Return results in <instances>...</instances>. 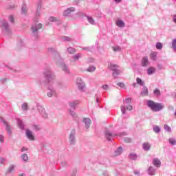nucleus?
Instances as JSON below:
<instances>
[{
	"label": "nucleus",
	"instance_id": "f257e3e1",
	"mask_svg": "<svg viewBox=\"0 0 176 176\" xmlns=\"http://www.w3.org/2000/svg\"><path fill=\"white\" fill-rule=\"evenodd\" d=\"M43 75L45 79H46L47 82H48L47 90L49 91L47 94V97H58L57 91L56 90V84L54 82L52 83V80H54L56 79V74L52 71L50 67H46L43 72Z\"/></svg>",
	"mask_w": 176,
	"mask_h": 176
},
{
	"label": "nucleus",
	"instance_id": "f03ea898",
	"mask_svg": "<svg viewBox=\"0 0 176 176\" xmlns=\"http://www.w3.org/2000/svg\"><path fill=\"white\" fill-rule=\"evenodd\" d=\"M147 105L151 108V111H153L154 112H159V111L163 109V104L155 102L153 100H148Z\"/></svg>",
	"mask_w": 176,
	"mask_h": 176
},
{
	"label": "nucleus",
	"instance_id": "7ed1b4c3",
	"mask_svg": "<svg viewBox=\"0 0 176 176\" xmlns=\"http://www.w3.org/2000/svg\"><path fill=\"white\" fill-rule=\"evenodd\" d=\"M36 108H37L38 112L40 113L41 116L43 119H47L49 118V115L47 114V113H46V110L45 109V107H43L42 104H41L40 103H37Z\"/></svg>",
	"mask_w": 176,
	"mask_h": 176
},
{
	"label": "nucleus",
	"instance_id": "20e7f679",
	"mask_svg": "<svg viewBox=\"0 0 176 176\" xmlns=\"http://www.w3.org/2000/svg\"><path fill=\"white\" fill-rule=\"evenodd\" d=\"M41 28H42L41 23L34 24L32 25L31 31H32V34L33 36H34V38L38 37V35L39 34V30H41Z\"/></svg>",
	"mask_w": 176,
	"mask_h": 176
},
{
	"label": "nucleus",
	"instance_id": "39448f33",
	"mask_svg": "<svg viewBox=\"0 0 176 176\" xmlns=\"http://www.w3.org/2000/svg\"><path fill=\"white\" fill-rule=\"evenodd\" d=\"M76 85L80 91L85 92L86 91V84L80 78H78L76 81Z\"/></svg>",
	"mask_w": 176,
	"mask_h": 176
},
{
	"label": "nucleus",
	"instance_id": "423d86ee",
	"mask_svg": "<svg viewBox=\"0 0 176 176\" xmlns=\"http://www.w3.org/2000/svg\"><path fill=\"white\" fill-rule=\"evenodd\" d=\"M63 61H64V59H63L62 61L61 60H58V61H56V64L58 65H60V63H60V67H61L62 70L67 75H69V74H71V71L69 70V67L68 66V65L65 64V63H63Z\"/></svg>",
	"mask_w": 176,
	"mask_h": 176
},
{
	"label": "nucleus",
	"instance_id": "0eeeda50",
	"mask_svg": "<svg viewBox=\"0 0 176 176\" xmlns=\"http://www.w3.org/2000/svg\"><path fill=\"white\" fill-rule=\"evenodd\" d=\"M47 51L49 52V53H55V58L56 62L63 61V58H61V56H60V53H58V52L57 51L56 47H50L47 49Z\"/></svg>",
	"mask_w": 176,
	"mask_h": 176
},
{
	"label": "nucleus",
	"instance_id": "6e6552de",
	"mask_svg": "<svg viewBox=\"0 0 176 176\" xmlns=\"http://www.w3.org/2000/svg\"><path fill=\"white\" fill-rule=\"evenodd\" d=\"M76 134V131L75 129H72L69 135V141L70 145H75L76 142V139H75V135Z\"/></svg>",
	"mask_w": 176,
	"mask_h": 176
},
{
	"label": "nucleus",
	"instance_id": "1a4fd4ad",
	"mask_svg": "<svg viewBox=\"0 0 176 176\" xmlns=\"http://www.w3.org/2000/svg\"><path fill=\"white\" fill-rule=\"evenodd\" d=\"M0 24L3 27V28L5 30L6 34H10L11 30H10V27L9 26V23L8 21L5 20H1L0 21Z\"/></svg>",
	"mask_w": 176,
	"mask_h": 176
},
{
	"label": "nucleus",
	"instance_id": "9d476101",
	"mask_svg": "<svg viewBox=\"0 0 176 176\" xmlns=\"http://www.w3.org/2000/svg\"><path fill=\"white\" fill-rule=\"evenodd\" d=\"M76 9L74 7L67 8L63 12V15L65 16V17H69L71 15V13L75 12Z\"/></svg>",
	"mask_w": 176,
	"mask_h": 176
},
{
	"label": "nucleus",
	"instance_id": "9b49d317",
	"mask_svg": "<svg viewBox=\"0 0 176 176\" xmlns=\"http://www.w3.org/2000/svg\"><path fill=\"white\" fill-rule=\"evenodd\" d=\"M3 123L6 126V130L9 135V137H12V126L8 123V122L3 120Z\"/></svg>",
	"mask_w": 176,
	"mask_h": 176
},
{
	"label": "nucleus",
	"instance_id": "f8f14e48",
	"mask_svg": "<svg viewBox=\"0 0 176 176\" xmlns=\"http://www.w3.org/2000/svg\"><path fill=\"white\" fill-rule=\"evenodd\" d=\"M80 104V101L76 100H73L69 102V105L72 109H76V105H79Z\"/></svg>",
	"mask_w": 176,
	"mask_h": 176
},
{
	"label": "nucleus",
	"instance_id": "ddd939ff",
	"mask_svg": "<svg viewBox=\"0 0 176 176\" xmlns=\"http://www.w3.org/2000/svg\"><path fill=\"white\" fill-rule=\"evenodd\" d=\"M26 137L30 140V141H33L34 140V135L32 134V131H30V129H27L25 131Z\"/></svg>",
	"mask_w": 176,
	"mask_h": 176
},
{
	"label": "nucleus",
	"instance_id": "4468645a",
	"mask_svg": "<svg viewBox=\"0 0 176 176\" xmlns=\"http://www.w3.org/2000/svg\"><path fill=\"white\" fill-rule=\"evenodd\" d=\"M16 169V165L15 164H10L8 166L7 170H6V174H12L13 171Z\"/></svg>",
	"mask_w": 176,
	"mask_h": 176
},
{
	"label": "nucleus",
	"instance_id": "2eb2a0df",
	"mask_svg": "<svg viewBox=\"0 0 176 176\" xmlns=\"http://www.w3.org/2000/svg\"><path fill=\"white\" fill-rule=\"evenodd\" d=\"M49 21H51L52 23H56V24H61V21L58 19L56 17L54 16H50L48 19Z\"/></svg>",
	"mask_w": 176,
	"mask_h": 176
},
{
	"label": "nucleus",
	"instance_id": "dca6fc26",
	"mask_svg": "<svg viewBox=\"0 0 176 176\" xmlns=\"http://www.w3.org/2000/svg\"><path fill=\"white\" fill-rule=\"evenodd\" d=\"M149 65V60H148L147 56H144L142 59V67H147V65Z\"/></svg>",
	"mask_w": 176,
	"mask_h": 176
},
{
	"label": "nucleus",
	"instance_id": "f3484780",
	"mask_svg": "<svg viewBox=\"0 0 176 176\" xmlns=\"http://www.w3.org/2000/svg\"><path fill=\"white\" fill-rule=\"evenodd\" d=\"M82 54L79 53V54H74L72 56V58L73 59V61L76 62L78 61V60H80V58H82Z\"/></svg>",
	"mask_w": 176,
	"mask_h": 176
},
{
	"label": "nucleus",
	"instance_id": "a211bd4d",
	"mask_svg": "<svg viewBox=\"0 0 176 176\" xmlns=\"http://www.w3.org/2000/svg\"><path fill=\"white\" fill-rule=\"evenodd\" d=\"M60 41L62 42H72V38L69 36H62L60 37Z\"/></svg>",
	"mask_w": 176,
	"mask_h": 176
},
{
	"label": "nucleus",
	"instance_id": "6ab92c4d",
	"mask_svg": "<svg viewBox=\"0 0 176 176\" xmlns=\"http://www.w3.org/2000/svg\"><path fill=\"white\" fill-rule=\"evenodd\" d=\"M153 164L155 167H160V166L162 165V162L157 158L153 160Z\"/></svg>",
	"mask_w": 176,
	"mask_h": 176
},
{
	"label": "nucleus",
	"instance_id": "aec40b11",
	"mask_svg": "<svg viewBox=\"0 0 176 176\" xmlns=\"http://www.w3.org/2000/svg\"><path fill=\"white\" fill-rule=\"evenodd\" d=\"M16 122H17V124H18L19 126L20 127V129L21 130H24V124L23 123V120L17 118Z\"/></svg>",
	"mask_w": 176,
	"mask_h": 176
},
{
	"label": "nucleus",
	"instance_id": "412c9836",
	"mask_svg": "<svg viewBox=\"0 0 176 176\" xmlns=\"http://www.w3.org/2000/svg\"><path fill=\"white\" fill-rule=\"evenodd\" d=\"M67 52L69 53V54H74V53H76V49L69 47L67 48Z\"/></svg>",
	"mask_w": 176,
	"mask_h": 176
},
{
	"label": "nucleus",
	"instance_id": "4be33fe9",
	"mask_svg": "<svg viewBox=\"0 0 176 176\" xmlns=\"http://www.w3.org/2000/svg\"><path fill=\"white\" fill-rule=\"evenodd\" d=\"M109 68L111 69V71H116V69H118V68H119V66L113 63H110V65H109Z\"/></svg>",
	"mask_w": 176,
	"mask_h": 176
},
{
	"label": "nucleus",
	"instance_id": "5701e85b",
	"mask_svg": "<svg viewBox=\"0 0 176 176\" xmlns=\"http://www.w3.org/2000/svg\"><path fill=\"white\" fill-rule=\"evenodd\" d=\"M122 147H119L117 150L114 152L113 156H119L122 154Z\"/></svg>",
	"mask_w": 176,
	"mask_h": 176
},
{
	"label": "nucleus",
	"instance_id": "b1692460",
	"mask_svg": "<svg viewBox=\"0 0 176 176\" xmlns=\"http://www.w3.org/2000/svg\"><path fill=\"white\" fill-rule=\"evenodd\" d=\"M21 109L23 112H27L28 111V104L27 103L22 104Z\"/></svg>",
	"mask_w": 176,
	"mask_h": 176
},
{
	"label": "nucleus",
	"instance_id": "393cba45",
	"mask_svg": "<svg viewBox=\"0 0 176 176\" xmlns=\"http://www.w3.org/2000/svg\"><path fill=\"white\" fill-rule=\"evenodd\" d=\"M116 24L118 27H120V28H123L124 27L125 24H124V22H123V21H117L116 22Z\"/></svg>",
	"mask_w": 176,
	"mask_h": 176
},
{
	"label": "nucleus",
	"instance_id": "a878e982",
	"mask_svg": "<svg viewBox=\"0 0 176 176\" xmlns=\"http://www.w3.org/2000/svg\"><path fill=\"white\" fill-rule=\"evenodd\" d=\"M155 71H156V69L155 67H149L147 69V74L148 75H152V74H153Z\"/></svg>",
	"mask_w": 176,
	"mask_h": 176
},
{
	"label": "nucleus",
	"instance_id": "bb28decb",
	"mask_svg": "<svg viewBox=\"0 0 176 176\" xmlns=\"http://www.w3.org/2000/svg\"><path fill=\"white\" fill-rule=\"evenodd\" d=\"M106 138H107V140L109 141H111V138H112V137H113V135L112 134V133L109 132V131H106Z\"/></svg>",
	"mask_w": 176,
	"mask_h": 176
},
{
	"label": "nucleus",
	"instance_id": "cd10ccee",
	"mask_svg": "<svg viewBox=\"0 0 176 176\" xmlns=\"http://www.w3.org/2000/svg\"><path fill=\"white\" fill-rule=\"evenodd\" d=\"M21 14H23V16H25L27 14V6L23 5L21 8Z\"/></svg>",
	"mask_w": 176,
	"mask_h": 176
},
{
	"label": "nucleus",
	"instance_id": "c85d7f7f",
	"mask_svg": "<svg viewBox=\"0 0 176 176\" xmlns=\"http://www.w3.org/2000/svg\"><path fill=\"white\" fill-rule=\"evenodd\" d=\"M157 56V53H156V52H151V54H150V58L151 60H153V61H155Z\"/></svg>",
	"mask_w": 176,
	"mask_h": 176
},
{
	"label": "nucleus",
	"instance_id": "c756f323",
	"mask_svg": "<svg viewBox=\"0 0 176 176\" xmlns=\"http://www.w3.org/2000/svg\"><path fill=\"white\" fill-rule=\"evenodd\" d=\"M142 96H148V88L146 87H144L143 88L142 91L141 92Z\"/></svg>",
	"mask_w": 176,
	"mask_h": 176
},
{
	"label": "nucleus",
	"instance_id": "7c9ffc66",
	"mask_svg": "<svg viewBox=\"0 0 176 176\" xmlns=\"http://www.w3.org/2000/svg\"><path fill=\"white\" fill-rule=\"evenodd\" d=\"M69 113L71 116H72L73 119L76 120L78 118V115H76V113L72 110H69Z\"/></svg>",
	"mask_w": 176,
	"mask_h": 176
},
{
	"label": "nucleus",
	"instance_id": "2f4dec72",
	"mask_svg": "<svg viewBox=\"0 0 176 176\" xmlns=\"http://www.w3.org/2000/svg\"><path fill=\"white\" fill-rule=\"evenodd\" d=\"M41 10L42 9L36 8L35 17H36V18L40 17L41 13Z\"/></svg>",
	"mask_w": 176,
	"mask_h": 176
},
{
	"label": "nucleus",
	"instance_id": "473e14b6",
	"mask_svg": "<svg viewBox=\"0 0 176 176\" xmlns=\"http://www.w3.org/2000/svg\"><path fill=\"white\" fill-rule=\"evenodd\" d=\"M21 159H22L23 162H28V155L27 154L24 153L21 155Z\"/></svg>",
	"mask_w": 176,
	"mask_h": 176
},
{
	"label": "nucleus",
	"instance_id": "72a5a7b5",
	"mask_svg": "<svg viewBox=\"0 0 176 176\" xmlns=\"http://www.w3.org/2000/svg\"><path fill=\"white\" fill-rule=\"evenodd\" d=\"M58 87H59V89H67V85H65L63 82H58Z\"/></svg>",
	"mask_w": 176,
	"mask_h": 176
},
{
	"label": "nucleus",
	"instance_id": "f704fd0d",
	"mask_svg": "<svg viewBox=\"0 0 176 176\" xmlns=\"http://www.w3.org/2000/svg\"><path fill=\"white\" fill-rule=\"evenodd\" d=\"M143 148L145 151H149V149L151 148V145H149L148 143H144L143 144Z\"/></svg>",
	"mask_w": 176,
	"mask_h": 176
},
{
	"label": "nucleus",
	"instance_id": "c9c22d12",
	"mask_svg": "<svg viewBox=\"0 0 176 176\" xmlns=\"http://www.w3.org/2000/svg\"><path fill=\"white\" fill-rule=\"evenodd\" d=\"M83 123H85V129H89V118H83Z\"/></svg>",
	"mask_w": 176,
	"mask_h": 176
},
{
	"label": "nucleus",
	"instance_id": "e433bc0d",
	"mask_svg": "<svg viewBox=\"0 0 176 176\" xmlns=\"http://www.w3.org/2000/svg\"><path fill=\"white\" fill-rule=\"evenodd\" d=\"M120 70L117 69L113 71V76H114L115 78H117L118 75H120Z\"/></svg>",
	"mask_w": 176,
	"mask_h": 176
},
{
	"label": "nucleus",
	"instance_id": "4c0bfd02",
	"mask_svg": "<svg viewBox=\"0 0 176 176\" xmlns=\"http://www.w3.org/2000/svg\"><path fill=\"white\" fill-rule=\"evenodd\" d=\"M36 9H42V0L37 1Z\"/></svg>",
	"mask_w": 176,
	"mask_h": 176
},
{
	"label": "nucleus",
	"instance_id": "58836bf2",
	"mask_svg": "<svg viewBox=\"0 0 176 176\" xmlns=\"http://www.w3.org/2000/svg\"><path fill=\"white\" fill-rule=\"evenodd\" d=\"M136 82H137L138 85H140V86H144V81H142V80H141V78H137Z\"/></svg>",
	"mask_w": 176,
	"mask_h": 176
},
{
	"label": "nucleus",
	"instance_id": "ea45409f",
	"mask_svg": "<svg viewBox=\"0 0 176 176\" xmlns=\"http://www.w3.org/2000/svg\"><path fill=\"white\" fill-rule=\"evenodd\" d=\"M148 174L150 175H155V170H153V167L151 166L148 168Z\"/></svg>",
	"mask_w": 176,
	"mask_h": 176
},
{
	"label": "nucleus",
	"instance_id": "a19ab883",
	"mask_svg": "<svg viewBox=\"0 0 176 176\" xmlns=\"http://www.w3.org/2000/svg\"><path fill=\"white\" fill-rule=\"evenodd\" d=\"M153 93L155 94V96H156L157 97H159L160 96V90L159 89H155L154 91H153Z\"/></svg>",
	"mask_w": 176,
	"mask_h": 176
},
{
	"label": "nucleus",
	"instance_id": "79ce46f5",
	"mask_svg": "<svg viewBox=\"0 0 176 176\" xmlns=\"http://www.w3.org/2000/svg\"><path fill=\"white\" fill-rule=\"evenodd\" d=\"M172 47L175 52H176V39H174L172 42Z\"/></svg>",
	"mask_w": 176,
	"mask_h": 176
},
{
	"label": "nucleus",
	"instance_id": "37998d69",
	"mask_svg": "<svg viewBox=\"0 0 176 176\" xmlns=\"http://www.w3.org/2000/svg\"><path fill=\"white\" fill-rule=\"evenodd\" d=\"M129 157L131 159H132V160H135V159H137V155L134 154V153H131L129 155Z\"/></svg>",
	"mask_w": 176,
	"mask_h": 176
},
{
	"label": "nucleus",
	"instance_id": "c03bdc74",
	"mask_svg": "<svg viewBox=\"0 0 176 176\" xmlns=\"http://www.w3.org/2000/svg\"><path fill=\"white\" fill-rule=\"evenodd\" d=\"M8 80H9V78H3L1 79H0V83H6V82H8Z\"/></svg>",
	"mask_w": 176,
	"mask_h": 176
},
{
	"label": "nucleus",
	"instance_id": "a18cd8bd",
	"mask_svg": "<svg viewBox=\"0 0 176 176\" xmlns=\"http://www.w3.org/2000/svg\"><path fill=\"white\" fill-rule=\"evenodd\" d=\"M163 48V44L162 43H157L156 44V49L160 50Z\"/></svg>",
	"mask_w": 176,
	"mask_h": 176
},
{
	"label": "nucleus",
	"instance_id": "49530a36",
	"mask_svg": "<svg viewBox=\"0 0 176 176\" xmlns=\"http://www.w3.org/2000/svg\"><path fill=\"white\" fill-rule=\"evenodd\" d=\"M169 142H170V145H175L176 140H175V139L171 138V139H169Z\"/></svg>",
	"mask_w": 176,
	"mask_h": 176
},
{
	"label": "nucleus",
	"instance_id": "de8ad7c7",
	"mask_svg": "<svg viewBox=\"0 0 176 176\" xmlns=\"http://www.w3.org/2000/svg\"><path fill=\"white\" fill-rule=\"evenodd\" d=\"M89 23H90V24H91L92 25H94V24H96V21L91 17L89 18Z\"/></svg>",
	"mask_w": 176,
	"mask_h": 176
},
{
	"label": "nucleus",
	"instance_id": "09e8293b",
	"mask_svg": "<svg viewBox=\"0 0 176 176\" xmlns=\"http://www.w3.org/2000/svg\"><path fill=\"white\" fill-rule=\"evenodd\" d=\"M153 130L155 133H159V131H160V128L159 127V126H154Z\"/></svg>",
	"mask_w": 176,
	"mask_h": 176
},
{
	"label": "nucleus",
	"instance_id": "8fccbe9b",
	"mask_svg": "<svg viewBox=\"0 0 176 176\" xmlns=\"http://www.w3.org/2000/svg\"><path fill=\"white\" fill-rule=\"evenodd\" d=\"M96 71L95 66H90L89 69V72H94Z\"/></svg>",
	"mask_w": 176,
	"mask_h": 176
},
{
	"label": "nucleus",
	"instance_id": "3c124183",
	"mask_svg": "<svg viewBox=\"0 0 176 176\" xmlns=\"http://www.w3.org/2000/svg\"><path fill=\"white\" fill-rule=\"evenodd\" d=\"M164 127L166 131H171V128L168 125L165 124Z\"/></svg>",
	"mask_w": 176,
	"mask_h": 176
},
{
	"label": "nucleus",
	"instance_id": "603ef678",
	"mask_svg": "<svg viewBox=\"0 0 176 176\" xmlns=\"http://www.w3.org/2000/svg\"><path fill=\"white\" fill-rule=\"evenodd\" d=\"M9 21H10V23H14V17H13V15H10L9 17Z\"/></svg>",
	"mask_w": 176,
	"mask_h": 176
},
{
	"label": "nucleus",
	"instance_id": "864d4df0",
	"mask_svg": "<svg viewBox=\"0 0 176 176\" xmlns=\"http://www.w3.org/2000/svg\"><path fill=\"white\" fill-rule=\"evenodd\" d=\"M5 162H6V159L0 157V164H5Z\"/></svg>",
	"mask_w": 176,
	"mask_h": 176
},
{
	"label": "nucleus",
	"instance_id": "5fc2aeb1",
	"mask_svg": "<svg viewBox=\"0 0 176 176\" xmlns=\"http://www.w3.org/2000/svg\"><path fill=\"white\" fill-rule=\"evenodd\" d=\"M117 86H119L122 89H124V83H123V82H118V83H117Z\"/></svg>",
	"mask_w": 176,
	"mask_h": 176
},
{
	"label": "nucleus",
	"instance_id": "6e6d98bb",
	"mask_svg": "<svg viewBox=\"0 0 176 176\" xmlns=\"http://www.w3.org/2000/svg\"><path fill=\"white\" fill-rule=\"evenodd\" d=\"M121 111H122V115H124V113H126V107L124 106H122Z\"/></svg>",
	"mask_w": 176,
	"mask_h": 176
},
{
	"label": "nucleus",
	"instance_id": "4d7b16f0",
	"mask_svg": "<svg viewBox=\"0 0 176 176\" xmlns=\"http://www.w3.org/2000/svg\"><path fill=\"white\" fill-rule=\"evenodd\" d=\"M112 49H113V52H119V51H120V47H113Z\"/></svg>",
	"mask_w": 176,
	"mask_h": 176
},
{
	"label": "nucleus",
	"instance_id": "13d9d810",
	"mask_svg": "<svg viewBox=\"0 0 176 176\" xmlns=\"http://www.w3.org/2000/svg\"><path fill=\"white\" fill-rule=\"evenodd\" d=\"M4 137L3 135H0V143L2 144L4 140Z\"/></svg>",
	"mask_w": 176,
	"mask_h": 176
},
{
	"label": "nucleus",
	"instance_id": "bf43d9fd",
	"mask_svg": "<svg viewBox=\"0 0 176 176\" xmlns=\"http://www.w3.org/2000/svg\"><path fill=\"white\" fill-rule=\"evenodd\" d=\"M127 111H132L133 110V106L129 105L126 107Z\"/></svg>",
	"mask_w": 176,
	"mask_h": 176
},
{
	"label": "nucleus",
	"instance_id": "052dcab7",
	"mask_svg": "<svg viewBox=\"0 0 176 176\" xmlns=\"http://www.w3.org/2000/svg\"><path fill=\"white\" fill-rule=\"evenodd\" d=\"M25 151H28V149H27L25 147H23L21 148V152H25Z\"/></svg>",
	"mask_w": 176,
	"mask_h": 176
},
{
	"label": "nucleus",
	"instance_id": "680f3d73",
	"mask_svg": "<svg viewBox=\"0 0 176 176\" xmlns=\"http://www.w3.org/2000/svg\"><path fill=\"white\" fill-rule=\"evenodd\" d=\"M34 129L36 131L39 130V126H36V125H34Z\"/></svg>",
	"mask_w": 176,
	"mask_h": 176
},
{
	"label": "nucleus",
	"instance_id": "e2e57ef3",
	"mask_svg": "<svg viewBox=\"0 0 176 176\" xmlns=\"http://www.w3.org/2000/svg\"><path fill=\"white\" fill-rule=\"evenodd\" d=\"M102 89H104V90H107V89H108V85H103Z\"/></svg>",
	"mask_w": 176,
	"mask_h": 176
},
{
	"label": "nucleus",
	"instance_id": "0e129e2a",
	"mask_svg": "<svg viewBox=\"0 0 176 176\" xmlns=\"http://www.w3.org/2000/svg\"><path fill=\"white\" fill-rule=\"evenodd\" d=\"M126 101L128 102H130V101H131V100H130L129 98H127V99H126Z\"/></svg>",
	"mask_w": 176,
	"mask_h": 176
},
{
	"label": "nucleus",
	"instance_id": "69168bd1",
	"mask_svg": "<svg viewBox=\"0 0 176 176\" xmlns=\"http://www.w3.org/2000/svg\"><path fill=\"white\" fill-rule=\"evenodd\" d=\"M19 176H25V174L23 173L21 175H19Z\"/></svg>",
	"mask_w": 176,
	"mask_h": 176
},
{
	"label": "nucleus",
	"instance_id": "338daca9",
	"mask_svg": "<svg viewBox=\"0 0 176 176\" xmlns=\"http://www.w3.org/2000/svg\"><path fill=\"white\" fill-rule=\"evenodd\" d=\"M116 1V2H120V1H122V0H115Z\"/></svg>",
	"mask_w": 176,
	"mask_h": 176
},
{
	"label": "nucleus",
	"instance_id": "774afa93",
	"mask_svg": "<svg viewBox=\"0 0 176 176\" xmlns=\"http://www.w3.org/2000/svg\"><path fill=\"white\" fill-rule=\"evenodd\" d=\"M87 19L89 20V16H86Z\"/></svg>",
	"mask_w": 176,
	"mask_h": 176
}]
</instances>
